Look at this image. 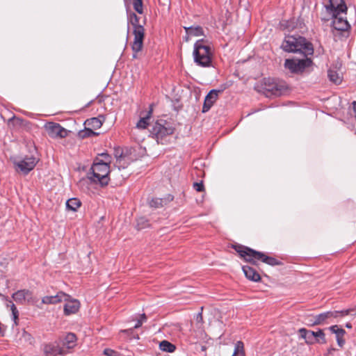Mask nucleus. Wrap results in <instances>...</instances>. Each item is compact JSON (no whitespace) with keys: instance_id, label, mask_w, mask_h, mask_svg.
Instances as JSON below:
<instances>
[{"instance_id":"obj_1","label":"nucleus","mask_w":356,"mask_h":356,"mask_svg":"<svg viewBox=\"0 0 356 356\" xmlns=\"http://www.w3.org/2000/svg\"><path fill=\"white\" fill-rule=\"evenodd\" d=\"M234 250L245 261L254 265H257L259 261L273 266L280 264V262L275 258L267 256L264 252L254 250L246 246L235 245Z\"/></svg>"},{"instance_id":"obj_2","label":"nucleus","mask_w":356,"mask_h":356,"mask_svg":"<svg viewBox=\"0 0 356 356\" xmlns=\"http://www.w3.org/2000/svg\"><path fill=\"white\" fill-rule=\"evenodd\" d=\"M110 166L106 162H102L99 158H96L88 173L91 181L99 184L102 186H107L110 178Z\"/></svg>"},{"instance_id":"obj_3","label":"nucleus","mask_w":356,"mask_h":356,"mask_svg":"<svg viewBox=\"0 0 356 356\" xmlns=\"http://www.w3.org/2000/svg\"><path fill=\"white\" fill-rule=\"evenodd\" d=\"M311 44L307 42L306 39L300 35H287L282 44V48L286 52H299L300 54H312L309 51Z\"/></svg>"},{"instance_id":"obj_4","label":"nucleus","mask_w":356,"mask_h":356,"mask_svg":"<svg viewBox=\"0 0 356 356\" xmlns=\"http://www.w3.org/2000/svg\"><path fill=\"white\" fill-rule=\"evenodd\" d=\"M194 61L197 65L207 67L211 64L212 53L211 47L205 44L204 40H197L194 44Z\"/></svg>"},{"instance_id":"obj_5","label":"nucleus","mask_w":356,"mask_h":356,"mask_svg":"<svg viewBox=\"0 0 356 356\" xmlns=\"http://www.w3.org/2000/svg\"><path fill=\"white\" fill-rule=\"evenodd\" d=\"M175 127L171 122L163 119L157 120L152 126L150 135L155 138L158 143H164L166 136L173 134Z\"/></svg>"},{"instance_id":"obj_6","label":"nucleus","mask_w":356,"mask_h":356,"mask_svg":"<svg viewBox=\"0 0 356 356\" xmlns=\"http://www.w3.org/2000/svg\"><path fill=\"white\" fill-rule=\"evenodd\" d=\"M263 89L264 95L268 97H271L284 95L286 92L288 86L284 81L268 78L264 79Z\"/></svg>"},{"instance_id":"obj_7","label":"nucleus","mask_w":356,"mask_h":356,"mask_svg":"<svg viewBox=\"0 0 356 356\" xmlns=\"http://www.w3.org/2000/svg\"><path fill=\"white\" fill-rule=\"evenodd\" d=\"M301 58L293 57L287 58L284 61V67L289 70L291 73H302L305 69L312 65V59L308 57L309 54H300Z\"/></svg>"},{"instance_id":"obj_8","label":"nucleus","mask_w":356,"mask_h":356,"mask_svg":"<svg viewBox=\"0 0 356 356\" xmlns=\"http://www.w3.org/2000/svg\"><path fill=\"white\" fill-rule=\"evenodd\" d=\"M332 19V26L333 28V34L335 38L337 34L343 38H348L350 29V25L347 20L346 15H337L331 16Z\"/></svg>"},{"instance_id":"obj_9","label":"nucleus","mask_w":356,"mask_h":356,"mask_svg":"<svg viewBox=\"0 0 356 356\" xmlns=\"http://www.w3.org/2000/svg\"><path fill=\"white\" fill-rule=\"evenodd\" d=\"M324 7L330 16L347 14L348 7L343 0H325Z\"/></svg>"},{"instance_id":"obj_10","label":"nucleus","mask_w":356,"mask_h":356,"mask_svg":"<svg viewBox=\"0 0 356 356\" xmlns=\"http://www.w3.org/2000/svg\"><path fill=\"white\" fill-rule=\"evenodd\" d=\"M37 162V159L32 155L26 156L22 159H16L13 161V164L16 171L27 175L35 168Z\"/></svg>"},{"instance_id":"obj_11","label":"nucleus","mask_w":356,"mask_h":356,"mask_svg":"<svg viewBox=\"0 0 356 356\" xmlns=\"http://www.w3.org/2000/svg\"><path fill=\"white\" fill-rule=\"evenodd\" d=\"M133 34L134 39L131 44V49L134 52L133 58H137V54L142 51L143 47V40L145 38V29L143 26H138L134 29Z\"/></svg>"},{"instance_id":"obj_12","label":"nucleus","mask_w":356,"mask_h":356,"mask_svg":"<svg viewBox=\"0 0 356 356\" xmlns=\"http://www.w3.org/2000/svg\"><path fill=\"white\" fill-rule=\"evenodd\" d=\"M44 128L48 135L53 138H63L67 136V130L63 128L60 124L49 122L45 124Z\"/></svg>"},{"instance_id":"obj_13","label":"nucleus","mask_w":356,"mask_h":356,"mask_svg":"<svg viewBox=\"0 0 356 356\" xmlns=\"http://www.w3.org/2000/svg\"><path fill=\"white\" fill-rule=\"evenodd\" d=\"M44 356H63L67 354V350L60 348L58 341L46 343L43 346Z\"/></svg>"},{"instance_id":"obj_14","label":"nucleus","mask_w":356,"mask_h":356,"mask_svg":"<svg viewBox=\"0 0 356 356\" xmlns=\"http://www.w3.org/2000/svg\"><path fill=\"white\" fill-rule=\"evenodd\" d=\"M77 337L75 334L68 332L64 336H60L58 338V343L61 344L60 348L67 350V353L70 350L74 348L76 346Z\"/></svg>"},{"instance_id":"obj_15","label":"nucleus","mask_w":356,"mask_h":356,"mask_svg":"<svg viewBox=\"0 0 356 356\" xmlns=\"http://www.w3.org/2000/svg\"><path fill=\"white\" fill-rule=\"evenodd\" d=\"M222 92L220 90L213 89L209 91V92L207 95L204 99L202 112H207L214 104L218 97V95Z\"/></svg>"},{"instance_id":"obj_16","label":"nucleus","mask_w":356,"mask_h":356,"mask_svg":"<svg viewBox=\"0 0 356 356\" xmlns=\"http://www.w3.org/2000/svg\"><path fill=\"white\" fill-rule=\"evenodd\" d=\"M70 296L64 292L59 291L56 296H44L42 299V303L45 305H55L63 301H67Z\"/></svg>"},{"instance_id":"obj_17","label":"nucleus","mask_w":356,"mask_h":356,"mask_svg":"<svg viewBox=\"0 0 356 356\" xmlns=\"http://www.w3.org/2000/svg\"><path fill=\"white\" fill-rule=\"evenodd\" d=\"M341 67V64L337 63L335 65H332L327 70V77L329 80L336 85H339L342 82V76L338 72Z\"/></svg>"},{"instance_id":"obj_18","label":"nucleus","mask_w":356,"mask_h":356,"mask_svg":"<svg viewBox=\"0 0 356 356\" xmlns=\"http://www.w3.org/2000/svg\"><path fill=\"white\" fill-rule=\"evenodd\" d=\"M64 314L67 316L76 313L80 307V302L76 299H71L70 298L65 301Z\"/></svg>"},{"instance_id":"obj_19","label":"nucleus","mask_w":356,"mask_h":356,"mask_svg":"<svg viewBox=\"0 0 356 356\" xmlns=\"http://www.w3.org/2000/svg\"><path fill=\"white\" fill-rule=\"evenodd\" d=\"M329 330L336 336V340L339 347L342 348L345 344V339L343 337L346 334L344 329L339 327L338 325H332L329 327Z\"/></svg>"},{"instance_id":"obj_20","label":"nucleus","mask_w":356,"mask_h":356,"mask_svg":"<svg viewBox=\"0 0 356 356\" xmlns=\"http://www.w3.org/2000/svg\"><path fill=\"white\" fill-rule=\"evenodd\" d=\"M12 298L19 303H23L26 300L29 302L32 299L31 293L26 289L17 291L13 294Z\"/></svg>"},{"instance_id":"obj_21","label":"nucleus","mask_w":356,"mask_h":356,"mask_svg":"<svg viewBox=\"0 0 356 356\" xmlns=\"http://www.w3.org/2000/svg\"><path fill=\"white\" fill-rule=\"evenodd\" d=\"M105 117L104 115H100L97 118H92L86 120L84 122V124L87 127H89L90 129H92V130L97 129L102 126Z\"/></svg>"},{"instance_id":"obj_22","label":"nucleus","mask_w":356,"mask_h":356,"mask_svg":"<svg viewBox=\"0 0 356 356\" xmlns=\"http://www.w3.org/2000/svg\"><path fill=\"white\" fill-rule=\"evenodd\" d=\"M242 269L247 279L253 282L260 281V275L253 268L249 266H243Z\"/></svg>"},{"instance_id":"obj_23","label":"nucleus","mask_w":356,"mask_h":356,"mask_svg":"<svg viewBox=\"0 0 356 356\" xmlns=\"http://www.w3.org/2000/svg\"><path fill=\"white\" fill-rule=\"evenodd\" d=\"M337 312H326L314 316L313 319V325H321L325 323L327 318L333 317V316H336Z\"/></svg>"},{"instance_id":"obj_24","label":"nucleus","mask_w":356,"mask_h":356,"mask_svg":"<svg viewBox=\"0 0 356 356\" xmlns=\"http://www.w3.org/2000/svg\"><path fill=\"white\" fill-rule=\"evenodd\" d=\"M187 37L186 38V40H188V37L190 36H200L204 35L203 29L201 26H190V27H184Z\"/></svg>"},{"instance_id":"obj_25","label":"nucleus","mask_w":356,"mask_h":356,"mask_svg":"<svg viewBox=\"0 0 356 356\" xmlns=\"http://www.w3.org/2000/svg\"><path fill=\"white\" fill-rule=\"evenodd\" d=\"M152 114V108H150L145 116L140 118L136 124V127L143 129H146L149 125V120L151 118Z\"/></svg>"},{"instance_id":"obj_26","label":"nucleus","mask_w":356,"mask_h":356,"mask_svg":"<svg viewBox=\"0 0 356 356\" xmlns=\"http://www.w3.org/2000/svg\"><path fill=\"white\" fill-rule=\"evenodd\" d=\"M81 205V202L77 198H70L66 202L67 209L73 211H76Z\"/></svg>"},{"instance_id":"obj_27","label":"nucleus","mask_w":356,"mask_h":356,"mask_svg":"<svg viewBox=\"0 0 356 356\" xmlns=\"http://www.w3.org/2000/svg\"><path fill=\"white\" fill-rule=\"evenodd\" d=\"M280 26L284 30L292 31L296 27V22L294 18L290 20H282L280 22Z\"/></svg>"},{"instance_id":"obj_28","label":"nucleus","mask_w":356,"mask_h":356,"mask_svg":"<svg viewBox=\"0 0 356 356\" xmlns=\"http://www.w3.org/2000/svg\"><path fill=\"white\" fill-rule=\"evenodd\" d=\"M159 348L161 350L167 353H173L176 349L174 344L165 340H163L160 343Z\"/></svg>"},{"instance_id":"obj_29","label":"nucleus","mask_w":356,"mask_h":356,"mask_svg":"<svg viewBox=\"0 0 356 356\" xmlns=\"http://www.w3.org/2000/svg\"><path fill=\"white\" fill-rule=\"evenodd\" d=\"M9 303L10 305L8 304V306L10 307V310L12 312V319L13 321L14 325L17 326L19 324V312H18L16 306L12 301H10Z\"/></svg>"},{"instance_id":"obj_30","label":"nucleus","mask_w":356,"mask_h":356,"mask_svg":"<svg viewBox=\"0 0 356 356\" xmlns=\"http://www.w3.org/2000/svg\"><path fill=\"white\" fill-rule=\"evenodd\" d=\"M231 356H245L243 343L237 341L234 346V350Z\"/></svg>"},{"instance_id":"obj_31","label":"nucleus","mask_w":356,"mask_h":356,"mask_svg":"<svg viewBox=\"0 0 356 356\" xmlns=\"http://www.w3.org/2000/svg\"><path fill=\"white\" fill-rule=\"evenodd\" d=\"M97 135H99L98 133L95 132L92 129H90V127L87 126H86L85 129L80 131L78 134L79 137L81 138H86Z\"/></svg>"},{"instance_id":"obj_32","label":"nucleus","mask_w":356,"mask_h":356,"mask_svg":"<svg viewBox=\"0 0 356 356\" xmlns=\"http://www.w3.org/2000/svg\"><path fill=\"white\" fill-rule=\"evenodd\" d=\"M313 337L319 343H325L326 342L325 334L322 330L319 329L316 332L313 331Z\"/></svg>"},{"instance_id":"obj_33","label":"nucleus","mask_w":356,"mask_h":356,"mask_svg":"<svg viewBox=\"0 0 356 356\" xmlns=\"http://www.w3.org/2000/svg\"><path fill=\"white\" fill-rule=\"evenodd\" d=\"M149 221L145 217H139L137 219L136 227L138 229H143L149 227Z\"/></svg>"},{"instance_id":"obj_34","label":"nucleus","mask_w":356,"mask_h":356,"mask_svg":"<svg viewBox=\"0 0 356 356\" xmlns=\"http://www.w3.org/2000/svg\"><path fill=\"white\" fill-rule=\"evenodd\" d=\"M128 19L130 23L133 25L134 28L140 26L139 24V17L134 13H131L128 15Z\"/></svg>"},{"instance_id":"obj_35","label":"nucleus","mask_w":356,"mask_h":356,"mask_svg":"<svg viewBox=\"0 0 356 356\" xmlns=\"http://www.w3.org/2000/svg\"><path fill=\"white\" fill-rule=\"evenodd\" d=\"M134 10L139 14L143 13V1L142 0H133L132 2Z\"/></svg>"},{"instance_id":"obj_36","label":"nucleus","mask_w":356,"mask_h":356,"mask_svg":"<svg viewBox=\"0 0 356 356\" xmlns=\"http://www.w3.org/2000/svg\"><path fill=\"white\" fill-rule=\"evenodd\" d=\"M314 47L316 49V56L323 54L324 49L318 42H316L315 44H313V55L314 54Z\"/></svg>"},{"instance_id":"obj_37","label":"nucleus","mask_w":356,"mask_h":356,"mask_svg":"<svg viewBox=\"0 0 356 356\" xmlns=\"http://www.w3.org/2000/svg\"><path fill=\"white\" fill-rule=\"evenodd\" d=\"M149 206L151 207L159 208L163 206V200L160 198H153L149 202Z\"/></svg>"},{"instance_id":"obj_38","label":"nucleus","mask_w":356,"mask_h":356,"mask_svg":"<svg viewBox=\"0 0 356 356\" xmlns=\"http://www.w3.org/2000/svg\"><path fill=\"white\" fill-rule=\"evenodd\" d=\"M353 309H344L341 311H333L332 312H337L336 316H333V318H338V317H343L345 316L349 315L352 312H353Z\"/></svg>"},{"instance_id":"obj_39","label":"nucleus","mask_w":356,"mask_h":356,"mask_svg":"<svg viewBox=\"0 0 356 356\" xmlns=\"http://www.w3.org/2000/svg\"><path fill=\"white\" fill-rule=\"evenodd\" d=\"M104 354L106 356H120V354L118 352L110 348H106L104 350Z\"/></svg>"},{"instance_id":"obj_40","label":"nucleus","mask_w":356,"mask_h":356,"mask_svg":"<svg viewBox=\"0 0 356 356\" xmlns=\"http://www.w3.org/2000/svg\"><path fill=\"white\" fill-rule=\"evenodd\" d=\"M193 188L197 192H202L204 189V184H203L202 181H201L200 183H197V182L194 183Z\"/></svg>"},{"instance_id":"obj_41","label":"nucleus","mask_w":356,"mask_h":356,"mask_svg":"<svg viewBox=\"0 0 356 356\" xmlns=\"http://www.w3.org/2000/svg\"><path fill=\"white\" fill-rule=\"evenodd\" d=\"M101 156L103 158V159H101L102 161V162H106V164L109 165V163L111 161H110L111 156L106 153L102 154Z\"/></svg>"},{"instance_id":"obj_42","label":"nucleus","mask_w":356,"mask_h":356,"mask_svg":"<svg viewBox=\"0 0 356 356\" xmlns=\"http://www.w3.org/2000/svg\"><path fill=\"white\" fill-rule=\"evenodd\" d=\"M299 333H300V336L301 338L305 339L307 333V330L305 328H301L299 330Z\"/></svg>"},{"instance_id":"obj_43","label":"nucleus","mask_w":356,"mask_h":356,"mask_svg":"<svg viewBox=\"0 0 356 356\" xmlns=\"http://www.w3.org/2000/svg\"><path fill=\"white\" fill-rule=\"evenodd\" d=\"M140 321H142V323L145 322L147 321V316L145 314L140 315Z\"/></svg>"},{"instance_id":"obj_44","label":"nucleus","mask_w":356,"mask_h":356,"mask_svg":"<svg viewBox=\"0 0 356 356\" xmlns=\"http://www.w3.org/2000/svg\"><path fill=\"white\" fill-rule=\"evenodd\" d=\"M142 324H143L142 321L138 320L137 323L134 327V329L138 328V327H140L142 325Z\"/></svg>"},{"instance_id":"obj_45","label":"nucleus","mask_w":356,"mask_h":356,"mask_svg":"<svg viewBox=\"0 0 356 356\" xmlns=\"http://www.w3.org/2000/svg\"><path fill=\"white\" fill-rule=\"evenodd\" d=\"M202 320V313H199L197 316V321H201Z\"/></svg>"},{"instance_id":"obj_46","label":"nucleus","mask_w":356,"mask_h":356,"mask_svg":"<svg viewBox=\"0 0 356 356\" xmlns=\"http://www.w3.org/2000/svg\"><path fill=\"white\" fill-rule=\"evenodd\" d=\"M336 350L335 348H330L329 350H328V353L330 355H331L332 353V352H334Z\"/></svg>"},{"instance_id":"obj_47","label":"nucleus","mask_w":356,"mask_h":356,"mask_svg":"<svg viewBox=\"0 0 356 356\" xmlns=\"http://www.w3.org/2000/svg\"><path fill=\"white\" fill-rule=\"evenodd\" d=\"M346 327H348V328H351L352 327V325L350 323H347L346 324Z\"/></svg>"},{"instance_id":"obj_48","label":"nucleus","mask_w":356,"mask_h":356,"mask_svg":"<svg viewBox=\"0 0 356 356\" xmlns=\"http://www.w3.org/2000/svg\"><path fill=\"white\" fill-rule=\"evenodd\" d=\"M133 329H129V330H122V332H131L132 331Z\"/></svg>"},{"instance_id":"obj_49","label":"nucleus","mask_w":356,"mask_h":356,"mask_svg":"<svg viewBox=\"0 0 356 356\" xmlns=\"http://www.w3.org/2000/svg\"><path fill=\"white\" fill-rule=\"evenodd\" d=\"M121 161H122V157L120 156L118 159V163H121Z\"/></svg>"},{"instance_id":"obj_50","label":"nucleus","mask_w":356,"mask_h":356,"mask_svg":"<svg viewBox=\"0 0 356 356\" xmlns=\"http://www.w3.org/2000/svg\"><path fill=\"white\" fill-rule=\"evenodd\" d=\"M130 0H124V2L125 4H127L128 3V1H129Z\"/></svg>"}]
</instances>
